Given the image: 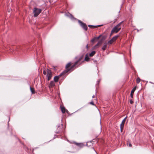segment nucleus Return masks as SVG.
I'll list each match as a JSON object with an SVG mask.
<instances>
[{"mask_svg":"<svg viewBox=\"0 0 154 154\" xmlns=\"http://www.w3.org/2000/svg\"><path fill=\"white\" fill-rule=\"evenodd\" d=\"M82 56H80L78 58V60L75 62L74 65L72 66L69 69H68V68L71 65V63L70 62L68 63L67 64V65L66 66V69H69V70L68 71V72L69 71H72L73 70V69H72L75 66H76L78 64H79L78 66H79L82 63L84 62V60L82 61L81 62H80V61L82 59Z\"/></svg>","mask_w":154,"mask_h":154,"instance_id":"1","label":"nucleus"},{"mask_svg":"<svg viewBox=\"0 0 154 154\" xmlns=\"http://www.w3.org/2000/svg\"><path fill=\"white\" fill-rule=\"evenodd\" d=\"M122 22L123 21L121 22L113 28L111 32L110 36L114 33H117L121 29V27H120V25Z\"/></svg>","mask_w":154,"mask_h":154,"instance_id":"2","label":"nucleus"},{"mask_svg":"<svg viewBox=\"0 0 154 154\" xmlns=\"http://www.w3.org/2000/svg\"><path fill=\"white\" fill-rule=\"evenodd\" d=\"M69 70V69H66L58 76H55L54 79V81L55 82H57L58 81L59 78L61 77L62 75H64L66 73H67Z\"/></svg>","mask_w":154,"mask_h":154,"instance_id":"3","label":"nucleus"},{"mask_svg":"<svg viewBox=\"0 0 154 154\" xmlns=\"http://www.w3.org/2000/svg\"><path fill=\"white\" fill-rule=\"evenodd\" d=\"M42 9L37 8H35L33 10V13L34 14V17H37L42 12Z\"/></svg>","mask_w":154,"mask_h":154,"instance_id":"4","label":"nucleus"},{"mask_svg":"<svg viewBox=\"0 0 154 154\" xmlns=\"http://www.w3.org/2000/svg\"><path fill=\"white\" fill-rule=\"evenodd\" d=\"M78 22L79 23L81 26L85 30L87 31L88 29V27L86 24L83 23L82 21L80 20H78Z\"/></svg>","mask_w":154,"mask_h":154,"instance_id":"5","label":"nucleus"},{"mask_svg":"<svg viewBox=\"0 0 154 154\" xmlns=\"http://www.w3.org/2000/svg\"><path fill=\"white\" fill-rule=\"evenodd\" d=\"M127 118V117H126L122 120V123L120 125V130L121 132L122 131L123 129L124 124L126 121V120Z\"/></svg>","mask_w":154,"mask_h":154,"instance_id":"6","label":"nucleus"},{"mask_svg":"<svg viewBox=\"0 0 154 154\" xmlns=\"http://www.w3.org/2000/svg\"><path fill=\"white\" fill-rule=\"evenodd\" d=\"M52 76V73L50 71H48L47 77L48 80V81H49L51 79Z\"/></svg>","mask_w":154,"mask_h":154,"instance_id":"7","label":"nucleus"},{"mask_svg":"<svg viewBox=\"0 0 154 154\" xmlns=\"http://www.w3.org/2000/svg\"><path fill=\"white\" fill-rule=\"evenodd\" d=\"M55 85V84L54 82L53 81H51L50 82L49 85V88H52Z\"/></svg>","mask_w":154,"mask_h":154,"instance_id":"8","label":"nucleus"},{"mask_svg":"<svg viewBox=\"0 0 154 154\" xmlns=\"http://www.w3.org/2000/svg\"><path fill=\"white\" fill-rule=\"evenodd\" d=\"M65 15L66 16L69 17V18H70L71 19H72L74 18L73 15H72L71 14H69V13H66Z\"/></svg>","mask_w":154,"mask_h":154,"instance_id":"9","label":"nucleus"},{"mask_svg":"<svg viewBox=\"0 0 154 154\" xmlns=\"http://www.w3.org/2000/svg\"><path fill=\"white\" fill-rule=\"evenodd\" d=\"M136 89V87H135L132 89V90L131 91V94H130V96L132 98H133V97L134 93Z\"/></svg>","mask_w":154,"mask_h":154,"instance_id":"10","label":"nucleus"},{"mask_svg":"<svg viewBox=\"0 0 154 154\" xmlns=\"http://www.w3.org/2000/svg\"><path fill=\"white\" fill-rule=\"evenodd\" d=\"M119 35H115V36H113L111 39L114 42V41H115L119 37Z\"/></svg>","mask_w":154,"mask_h":154,"instance_id":"11","label":"nucleus"},{"mask_svg":"<svg viewBox=\"0 0 154 154\" xmlns=\"http://www.w3.org/2000/svg\"><path fill=\"white\" fill-rule=\"evenodd\" d=\"M95 53L96 52L95 51H92L89 54V56L90 57H92L95 54Z\"/></svg>","mask_w":154,"mask_h":154,"instance_id":"12","label":"nucleus"},{"mask_svg":"<svg viewBox=\"0 0 154 154\" xmlns=\"http://www.w3.org/2000/svg\"><path fill=\"white\" fill-rule=\"evenodd\" d=\"M61 111L63 113H65L66 109L64 107H61Z\"/></svg>","mask_w":154,"mask_h":154,"instance_id":"13","label":"nucleus"},{"mask_svg":"<svg viewBox=\"0 0 154 154\" xmlns=\"http://www.w3.org/2000/svg\"><path fill=\"white\" fill-rule=\"evenodd\" d=\"M89 60V58L88 56L87 55H86L85 58V60L87 61H88Z\"/></svg>","mask_w":154,"mask_h":154,"instance_id":"14","label":"nucleus"},{"mask_svg":"<svg viewBox=\"0 0 154 154\" xmlns=\"http://www.w3.org/2000/svg\"><path fill=\"white\" fill-rule=\"evenodd\" d=\"M106 47H107V43H105V45H104L103 46V47L102 48V49L103 51H104L106 50Z\"/></svg>","mask_w":154,"mask_h":154,"instance_id":"15","label":"nucleus"},{"mask_svg":"<svg viewBox=\"0 0 154 154\" xmlns=\"http://www.w3.org/2000/svg\"><path fill=\"white\" fill-rule=\"evenodd\" d=\"M30 88L32 93L33 94H34L35 91L34 89L31 88L30 86Z\"/></svg>","mask_w":154,"mask_h":154,"instance_id":"16","label":"nucleus"},{"mask_svg":"<svg viewBox=\"0 0 154 154\" xmlns=\"http://www.w3.org/2000/svg\"><path fill=\"white\" fill-rule=\"evenodd\" d=\"M77 145L81 147H82L84 146L83 143H77Z\"/></svg>","mask_w":154,"mask_h":154,"instance_id":"17","label":"nucleus"},{"mask_svg":"<svg viewBox=\"0 0 154 154\" xmlns=\"http://www.w3.org/2000/svg\"><path fill=\"white\" fill-rule=\"evenodd\" d=\"M114 42V41H113L112 40V39H111L110 40L108 41V44H112L113 42Z\"/></svg>","mask_w":154,"mask_h":154,"instance_id":"18","label":"nucleus"},{"mask_svg":"<svg viewBox=\"0 0 154 154\" xmlns=\"http://www.w3.org/2000/svg\"><path fill=\"white\" fill-rule=\"evenodd\" d=\"M102 26V25H97V26H93V25H92V28H94L98 27L99 26Z\"/></svg>","mask_w":154,"mask_h":154,"instance_id":"19","label":"nucleus"},{"mask_svg":"<svg viewBox=\"0 0 154 154\" xmlns=\"http://www.w3.org/2000/svg\"><path fill=\"white\" fill-rule=\"evenodd\" d=\"M140 81V79L139 78H138L136 79V82L137 83H139Z\"/></svg>","mask_w":154,"mask_h":154,"instance_id":"20","label":"nucleus"},{"mask_svg":"<svg viewBox=\"0 0 154 154\" xmlns=\"http://www.w3.org/2000/svg\"><path fill=\"white\" fill-rule=\"evenodd\" d=\"M102 40H100V41H99L97 44L99 45H101V44H102Z\"/></svg>","mask_w":154,"mask_h":154,"instance_id":"21","label":"nucleus"},{"mask_svg":"<svg viewBox=\"0 0 154 154\" xmlns=\"http://www.w3.org/2000/svg\"><path fill=\"white\" fill-rule=\"evenodd\" d=\"M99 45L97 43L96 45H95L94 47V48H97L98 47H99Z\"/></svg>","mask_w":154,"mask_h":154,"instance_id":"22","label":"nucleus"},{"mask_svg":"<svg viewBox=\"0 0 154 154\" xmlns=\"http://www.w3.org/2000/svg\"><path fill=\"white\" fill-rule=\"evenodd\" d=\"M95 41V39H94V38H92L91 40V42L92 43H93L94 41Z\"/></svg>","mask_w":154,"mask_h":154,"instance_id":"23","label":"nucleus"},{"mask_svg":"<svg viewBox=\"0 0 154 154\" xmlns=\"http://www.w3.org/2000/svg\"><path fill=\"white\" fill-rule=\"evenodd\" d=\"M90 103L91 104L93 105H94V102L92 101H91V102Z\"/></svg>","mask_w":154,"mask_h":154,"instance_id":"24","label":"nucleus"},{"mask_svg":"<svg viewBox=\"0 0 154 154\" xmlns=\"http://www.w3.org/2000/svg\"><path fill=\"white\" fill-rule=\"evenodd\" d=\"M130 103L131 104H132L133 103V101L132 100H130Z\"/></svg>","mask_w":154,"mask_h":154,"instance_id":"25","label":"nucleus"},{"mask_svg":"<svg viewBox=\"0 0 154 154\" xmlns=\"http://www.w3.org/2000/svg\"><path fill=\"white\" fill-rule=\"evenodd\" d=\"M43 73L44 75H46V72L45 70H44L43 71Z\"/></svg>","mask_w":154,"mask_h":154,"instance_id":"26","label":"nucleus"},{"mask_svg":"<svg viewBox=\"0 0 154 154\" xmlns=\"http://www.w3.org/2000/svg\"><path fill=\"white\" fill-rule=\"evenodd\" d=\"M100 80H97V84H99V82H100Z\"/></svg>","mask_w":154,"mask_h":154,"instance_id":"27","label":"nucleus"},{"mask_svg":"<svg viewBox=\"0 0 154 154\" xmlns=\"http://www.w3.org/2000/svg\"><path fill=\"white\" fill-rule=\"evenodd\" d=\"M101 36V35H99V36H98V37H97V39H99L100 38V37Z\"/></svg>","mask_w":154,"mask_h":154,"instance_id":"28","label":"nucleus"},{"mask_svg":"<svg viewBox=\"0 0 154 154\" xmlns=\"http://www.w3.org/2000/svg\"><path fill=\"white\" fill-rule=\"evenodd\" d=\"M59 132H60V131L59 130L58 131H56V132H55V133L57 134L59 133Z\"/></svg>","mask_w":154,"mask_h":154,"instance_id":"29","label":"nucleus"},{"mask_svg":"<svg viewBox=\"0 0 154 154\" xmlns=\"http://www.w3.org/2000/svg\"><path fill=\"white\" fill-rule=\"evenodd\" d=\"M129 146L130 147H131L132 146V145L130 143H129Z\"/></svg>","mask_w":154,"mask_h":154,"instance_id":"30","label":"nucleus"},{"mask_svg":"<svg viewBox=\"0 0 154 154\" xmlns=\"http://www.w3.org/2000/svg\"><path fill=\"white\" fill-rule=\"evenodd\" d=\"M92 25H88V26L90 28H92Z\"/></svg>","mask_w":154,"mask_h":154,"instance_id":"31","label":"nucleus"},{"mask_svg":"<svg viewBox=\"0 0 154 154\" xmlns=\"http://www.w3.org/2000/svg\"><path fill=\"white\" fill-rule=\"evenodd\" d=\"M97 37H95L94 38V39H95V40H97Z\"/></svg>","mask_w":154,"mask_h":154,"instance_id":"32","label":"nucleus"},{"mask_svg":"<svg viewBox=\"0 0 154 154\" xmlns=\"http://www.w3.org/2000/svg\"><path fill=\"white\" fill-rule=\"evenodd\" d=\"M94 97H95V96H94V95H93L92 96V98H94Z\"/></svg>","mask_w":154,"mask_h":154,"instance_id":"33","label":"nucleus"},{"mask_svg":"<svg viewBox=\"0 0 154 154\" xmlns=\"http://www.w3.org/2000/svg\"><path fill=\"white\" fill-rule=\"evenodd\" d=\"M86 47L87 48H88V45H86Z\"/></svg>","mask_w":154,"mask_h":154,"instance_id":"34","label":"nucleus"},{"mask_svg":"<svg viewBox=\"0 0 154 154\" xmlns=\"http://www.w3.org/2000/svg\"><path fill=\"white\" fill-rule=\"evenodd\" d=\"M60 127V125H57L58 128H59Z\"/></svg>","mask_w":154,"mask_h":154,"instance_id":"35","label":"nucleus"},{"mask_svg":"<svg viewBox=\"0 0 154 154\" xmlns=\"http://www.w3.org/2000/svg\"><path fill=\"white\" fill-rule=\"evenodd\" d=\"M75 58H77V57H76Z\"/></svg>","mask_w":154,"mask_h":154,"instance_id":"36","label":"nucleus"}]
</instances>
